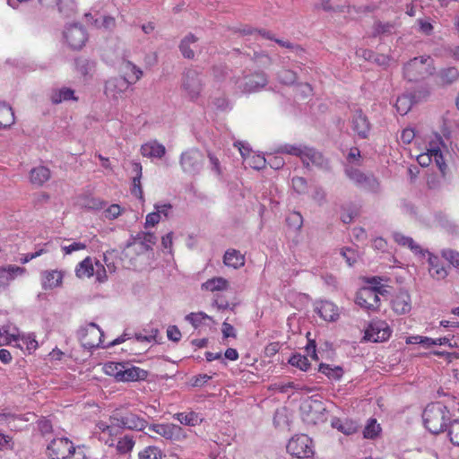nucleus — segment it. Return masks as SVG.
<instances>
[{
    "instance_id": "f257e3e1",
    "label": "nucleus",
    "mask_w": 459,
    "mask_h": 459,
    "mask_svg": "<svg viewBox=\"0 0 459 459\" xmlns=\"http://www.w3.org/2000/svg\"><path fill=\"white\" fill-rule=\"evenodd\" d=\"M422 417L426 429L433 434H439L446 427L449 411L441 403H433L425 408Z\"/></svg>"
},
{
    "instance_id": "f03ea898",
    "label": "nucleus",
    "mask_w": 459,
    "mask_h": 459,
    "mask_svg": "<svg viewBox=\"0 0 459 459\" xmlns=\"http://www.w3.org/2000/svg\"><path fill=\"white\" fill-rule=\"evenodd\" d=\"M433 60L429 56L411 59L403 67V75L410 81L425 79L434 73Z\"/></svg>"
},
{
    "instance_id": "7ed1b4c3",
    "label": "nucleus",
    "mask_w": 459,
    "mask_h": 459,
    "mask_svg": "<svg viewBox=\"0 0 459 459\" xmlns=\"http://www.w3.org/2000/svg\"><path fill=\"white\" fill-rule=\"evenodd\" d=\"M287 451L298 459H313L315 455L314 442L306 434L295 435L289 440Z\"/></svg>"
},
{
    "instance_id": "20e7f679",
    "label": "nucleus",
    "mask_w": 459,
    "mask_h": 459,
    "mask_svg": "<svg viewBox=\"0 0 459 459\" xmlns=\"http://www.w3.org/2000/svg\"><path fill=\"white\" fill-rule=\"evenodd\" d=\"M233 80L236 88L243 93L259 91L268 82L267 76L264 72L244 74L243 76L235 77Z\"/></svg>"
},
{
    "instance_id": "39448f33",
    "label": "nucleus",
    "mask_w": 459,
    "mask_h": 459,
    "mask_svg": "<svg viewBox=\"0 0 459 459\" xmlns=\"http://www.w3.org/2000/svg\"><path fill=\"white\" fill-rule=\"evenodd\" d=\"M391 334L389 325L380 319L372 320L365 330V339L374 342L387 341Z\"/></svg>"
},
{
    "instance_id": "423d86ee",
    "label": "nucleus",
    "mask_w": 459,
    "mask_h": 459,
    "mask_svg": "<svg viewBox=\"0 0 459 459\" xmlns=\"http://www.w3.org/2000/svg\"><path fill=\"white\" fill-rule=\"evenodd\" d=\"M74 451V444L66 437L54 438L47 447L50 459H70Z\"/></svg>"
},
{
    "instance_id": "0eeeda50",
    "label": "nucleus",
    "mask_w": 459,
    "mask_h": 459,
    "mask_svg": "<svg viewBox=\"0 0 459 459\" xmlns=\"http://www.w3.org/2000/svg\"><path fill=\"white\" fill-rule=\"evenodd\" d=\"M347 177L359 187L377 193L379 190V182L372 175H366L357 169L347 167L345 169Z\"/></svg>"
},
{
    "instance_id": "6e6552de",
    "label": "nucleus",
    "mask_w": 459,
    "mask_h": 459,
    "mask_svg": "<svg viewBox=\"0 0 459 459\" xmlns=\"http://www.w3.org/2000/svg\"><path fill=\"white\" fill-rule=\"evenodd\" d=\"M64 38L72 49L80 50L88 41V33L82 26L74 24L66 28Z\"/></svg>"
},
{
    "instance_id": "1a4fd4ad",
    "label": "nucleus",
    "mask_w": 459,
    "mask_h": 459,
    "mask_svg": "<svg viewBox=\"0 0 459 459\" xmlns=\"http://www.w3.org/2000/svg\"><path fill=\"white\" fill-rule=\"evenodd\" d=\"M382 289H359L356 293V303L366 309L375 310L379 307V297L378 294H384L386 292L385 289L381 291Z\"/></svg>"
},
{
    "instance_id": "9d476101",
    "label": "nucleus",
    "mask_w": 459,
    "mask_h": 459,
    "mask_svg": "<svg viewBox=\"0 0 459 459\" xmlns=\"http://www.w3.org/2000/svg\"><path fill=\"white\" fill-rule=\"evenodd\" d=\"M103 333L94 323L89 324L82 331L81 342L84 348L93 349L102 344Z\"/></svg>"
},
{
    "instance_id": "9b49d317",
    "label": "nucleus",
    "mask_w": 459,
    "mask_h": 459,
    "mask_svg": "<svg viewBox=\"0 0 459 459\" xmlns=\"http://www.w3.org/2000/svg\"><path fill=\"white\" fill-rule=\"evenodd\" d=\"M234 145L238 147L245 163L247 166L257 170L263 169L265 166L267 160L264 158V156L252 152L248 145L245 143L236 142Z\"/></svg>"
},
{
    "instance_id": "f8f14e48",
    "label": "nucleus",
    "mask_w": 459,
    "mask_h": 459,
    "mask_svg": "<svg viewBox=\"0 0 459 459\" xmlns=\"http://www.w3.org/2000/svg\"><path fill=\"white\" fill-rule=\"evenodd\" d=\"M441 147L446 148V145L442 136L436 134L435 139L429 142V152L431 157V161L436 163L442 175L445 176L446 164L441 152Z\"/></svg>"
},
{
    "instance_id": "ddd939ff",
    "label": "nucleus",
    "mask_w": 459,
    "mask_h": 459,
    "mask_svg": "<svg viewBox=\"0 0 459 459\" xmlns=\"http://www.w3.org/2000/svg\"><path fill=\"white\" fill-rule=\"evenodd\" d=\"M183 88L191 100H196L199 97L201 81L197 70L187 69L183 77Z\"/></svg>"
},
{
    "instance_id": "4468645a",
    "label": "nucleus",
    "mask_w": 459,
    "mask_h": 459,
    "mask_svg": "<svg viewBox=\"0 0 459 459\" xmlns=\"http://www.w3.org/2000/svg\"><path fill=\"white\" fill-rule=\"evenodd\" d=\"M100 440L103 441L108 446H114L117 441V437L120 434V429L117 425H113L110 421H99L96 425Z\"/></svg>"
},
{
    "instance_id": "2eb2a0df",
    "label": "nucleus",
    "mask_w": 459,
    "mask_h": 459,
    "mask_svg": "<svg viewBox=\"0 0 459 459\" xmlns=\"http://www.w3.org/2000/svg\"><path fill=\"white\" fill-rule=\"evenodd\" d=\"M156 241L157 238L154 233L142 231L136 234L128 247H133L139 253H144L152 250Z\"/></svg>"
},
{
    "instance_id": "dca6fc26",
    "label": "nucleus",
    "mask_w": 459,
    "mask_h": 459,
    "mask_svg": "<svg viewBox=\"0 0 459 459\" xmlns=\"http://www.w3.org/2000/svg\"><path fill=\"white\" fill-rule=\"evenodd\" d=\"M351 126L352 130L360 138H367L370 130V124L368 117L360 109H357L351 118Z\"/></svg>"
},
{
    "instance_id": "f3484780",
    "label": "nucleus",
    "mask_w": 459,
    "mask_h": 459,
    "mask_svg": "<svg viewBox=\"0 0 459 459\" xmlns=\"http://www.w3.org/2000/svg\"><path fill=\"white\" fill-rule=\"evenodd\" d=\"M149 429L165 437L166 439H178L182 435V429L172 423L152 424Z\"/></svg>"
},
{
    "instance_id": "a211bd4d",
    "label": "nucleus",
    "mask_w": 459,
    "mask_h": 459,
    "mask_svg": "<svg viewBox=\"0 0 459 459\" xmlns=\"http://www.w3.org/2000/svg\"><path fill=\"white\" fill-rule=\"evenodd\" d=\"M129 84L121 78H111L105 82L104 93L108 98L117 100L122 97Z\"/></svg>"
},
{
    "instance_id": "6ab92c4d",
    "label": "nucleus",
    "mask_w": 459,
    "mask_h": 459,
    "mask_svg": "<svg viewBox=\"0 0 459 459\" xmlns=\"http://www.w3.org/2000/svg\"><path fill=\"white\" fill-rule=\"evenodd\" d=\"M428 255L429 272L432 278L443 280L447 276V270L437 255L425 250L422 255Z\"/></svg>"
},
{
    "instance_id": "aec40b11",
    "label": "nucleus",
    "mask_w": 459,
    "mask_h": 459,
    "mask_svg": "<svg viewBox=\"0 0 459 459\" xmlns=\"http://www.w3.org/2000/svg\"><path fill=\"white\" fill-rule=\"evenodd\" d=\"M301 161L305 167L316 166L318 168L327 167V161L323 155L313 148L305 146L301 156Z\"/></svg>"
},
{
    "instance_id": "412c9836",
    "label": "nucleus",
    "mask_w": 459,
    "mask_h": 459,
    "mask_svg": "<svg viewBox=\"0 0 459 459\" xmlns=\"http://www.w3.org/2000/svg\"><path fill=\"white\" fill-rule=\"evenodd\" d=\"M316 310L324 320L334 322L340 316L338 307L331 301L321 300L316 304Z\"/></svg>"
},
{
    "instance_id": "4be33fe9",
    "label": "nucleus",
    "mask_w": 459,
    "mask_h": 459,
    "mask_svg": "<svg viewBox=\"0 0 459 459\" xmlns=\"http://www.w3.org/2000/svg\"><path fill=\"white\" fill-rule=\"evenodd\" d=\"M140 152L146 158H162L166 153V148L157 140H151L141 145Z\"/></svg>"
},
{
    "instance_id": "5701e85b",
    "label": "nucleus",
    "mask_w": 459,
    "mask_h": 459,
    "mask_svg": "<svg viewBox=\"0 0 459 459\" xmlns=\"http://www.w3.org/2000/svg\"><path fill=\"white\" fill-rule=\"evenodd\" d=\"M147 377L148 372L146 370L139 367L124 364L119 382L141 381L145 380Z\"/></svg>"
},
{
    "instance_id": "b1692460",
    "label": "nucleus",
    "mask_w": 459,
    "mask_h": 459,
    "mask_svg": "<svg viewBox=\"0 0 459 459\" xmlns=\"http://www.w3.org/2000/svg\"><path fill=\"white\" fill-rule=\"evenodd\" d=\"M26 269L24 267L9 264L0 266V284H9L12 281L24 275Z\"/></svg>"
},
{
    "instance_id": "393cba45",
    "label": "nucleus",
    "mask_w": 459,
    "mask_h": 459,
    "mask_svg": "<svg viewBox=\"0 0 459 459\" xmlns=\"http://www.w3.org/2000/svg\"><path fill=\"white\" fill-rule=\"evenodd\" d=\"M427 94L428 91H424L422 98H424ZM420 99L421 96L411 94H403L399 96L395 102L397 112L402 116L406 115L411 110L413 103L419 101Z\"/></svg>"
},
{
    "instance_id": "a878e982",
    "label": "nucleus",
    "mask_w": 459,
    "mask_h": 459,
    "mask_svg": "<svg viewBox=\"0 0 459 459\" xmlns=\"http://www.w3.org/2000/svg\"><path fill=\"white\" fill-rule=\"evenodd\" d=\"M123 81L129 85L138 82L143 76V71L130 61H126L122 66Z\"/></svg>"
},
{
    "instance_id": "bb28decb",
    "label": "nucleus",
    "mask_w": 459,
    "mask_h": 459,
    "mask_svg": "<svg viewBox=\"0 0 459 459\" xmlns=\"http://www.w3.org/2000/svg\"><path fill=\"white\" fill-rule=\"evenodd\" d=\"M65 272L63 270H47L42 273L43 287H59L63 283Z\"/></svg>"
},
{
    "instance_id": "cd10ccee",
    "label": "nucleus",
    "mask_w": 459,
    "mask_h": 459,
    "mask_svg": "<svg viewBox=\"0 0 459 459\" xmlns=\"http://www.w3.org/2000/svg\"><path fill=\"white\" fill-rule=\"evenodd\" d=\"M200 153L198 150H187L181 155V166L186 172H193L196 170Z\"/></svg>"
},
{
    "instance_id": "c85d7f7f",
    "label": "nucleus",
    "mask_w": 459,
    "mask_h": 459,
    "mask_svg": "<svg viewBox=\"0 0 459 459\" xmlns=\"http://www.w3.org/2000/svg\"><path fill=\"white\" fill-rule=\"evenodd\" d=\"M332 426L345 435H352L359 429L357 421L348 418H335L332 421Z\"/></svg>"
},
{
    "instance_id": "c756f323",
    "label": "nucleus",
    "mask_w": 459,
    "mask_h": 459,
    "mask_svg": "<svg viewBox=\"0 0 459 459\" xmlns=\"http://www.w3.org/2000/svg\"><path fill=\"white\" fill-rule=\"evenodd\" d=\"M95 261L91 256L85 257L75 266V275L79 279H86L94 275Z\"/></svg>"
},
{
    "instance_id": "7c9ffc66",
    "label": "nucleus",
    "mask_w": 459,
    "mask_h": 459,
    "mask_svg": "<svg viewBox=\"0 0 459 459\" xmlns=\"http://www.w3.org/2000/svg\"><path fill=\"white\" fill-rule=\"evenodd\" d=\"M50 177L51 172L49 169L45 166L33 168L30 172V183L38 186H41L43 184L48 181Z\"/></svg>"
},
{
    "instance_id": "2f4dec72",
    "label": "nucleus",
    "mask_w": 459,
    "mask_h": 459,
    "mask_svg": "<svg viewBox=\"0 0 459 459\" xmlns=\"http://www.w3.org/2000/svg\"><path fill=\"white\" fill-rule=\"evenodd\" d=\"M198 38L193 34L186 36L180 45L179 48L184 57L192 59L195 56V48H197Z\"/></svg>"
},
{
    "instance_id": "473e14b6",
    "label": "nucleus",
    "mask_w": 459,
    "mask_h": 459,
    "mask_svg": "<svg viewBox=\"0 0 459 459\" xmlns=\"http://www.w3.org/2000/svg\"><path fill=\"white\" fill-rule=\"evenodd\" d=\"M392 306L395 312L404 314L411 309V299L406 291H400L392 300Z\"/></svg>"
},
{
    "instance_id": "72a5a7b5",
    "label": "nucleus",
    "mask_w": 459,
    "mask_h": 459,
    "mask_svg": "<svg viewBox=\"0 0 459 459\" xmlns=\"http://www.w3.org/2000/svg\"><path fill=\"white\" fill-rule=\"evenodd\" d=\"M223 263L228 267L237 269L245 264V257L239 251L229 249L225 252Z\"/></svg>"
},
{
    "instance_id": "f704fd0d",
    "label": "nucleus",
    "mask_w": 459,
    "mask_h": 459,
    "mask_svg": "<svg viewBox=\"0 0 459 459\" xmlns=\"http://www.w3.org/2000/svg\"><path fill=\"white\" fill-rule=\"evenodd\" d=\"M14 346L20 348L21 350L25 349L28 351V353L30 354L37 350L38 342L34 334H19L14 343Z\"/></svg>"
},
{
    "instance_id": "c9c22d12",
    "label": "nucleus",
    "mask_w": 459,
    "mask_h": 459,
    "mask_svg": "<svg viewBox=\"0 0 459 459\" xmlns=\"http://www.w3.org/2000/svg\"><path fill=\"white\" fill-rule=\"evenodd\" d=\"M393 238L397 244L403 247H408L415 254L423 255L425 252L411 237L405 236L400 232H394Z\"/></svg>"
},
{
    "instance_id": "e433bc0d",
    "label": "nucleus",
    "mask_w": 459,
    "mask_h": 459,
    "mask_svg": "<svg viewBox=\"0 0 459 459\" xmlns=\"http://www.w3.org/2000/svg\"><path fill=\"white\" fill-rule=\"evenodd\" d=\"M78 98L74 94V91L70 88L63 87L58 90L53 91L51 94V101L54 104H59L67 100H77Z\"/></svg>"
},
{
    "instance_id": "4c0bfd02",
    "label": "nucleus",
    "mask_w": 459,
    "mask_h": 459,
    "mask_svg": "<svg viewBox=\"0 0 459 459\" xmlns=\"http://www.w3.org/2000/svg\"><path fill=\"white\" fill-rule=\"evenodd\" d=\"M131 411L124 408H117L114 410L109 416V421L113 425H117L120 429H126L127 420Z\"/></svg>"
},
{
    "instance_id": "58836bf2",
    "label": "nucleus",
    "mask_w": 459,
    "mask_h": 459,
    "mask_svg": "<svg viewBox=\"0 0 459 459\" xmlns=\"http://www.w3.org/2000/svg\"><path fill=\"white\" fill-rule=\"evenodd\" d=\"M14 123L13 108L4 102H0V129L7 128Z\"/></svg>"
},
{
    "instance_id": "ea45409f",
    "label": "nucleus",
    "mask_w": 459,
    "mask_h": 459,
    "mask_svg": "<svg viewBox=\"0 0 459 459\" xmlns=\"http://www.w3.org/2000/svg\"><path fill=\"white\" fill-rule=\"evenodd\" d=\"M134 171L136 173V176L133 178V186H132V195L136 196L139 199H143V188L141 185V178H142V170L143 167L140 162L133 163Z\"/></svg>"
},
{
    "instance_id": "a19ab883",
    "label": "nucleus",
    "mask_w": 459,
    "mask_h": 459,
    "mask_svg": "<svg viewBox=\"0 0 459 459\" xmlns=\"http://www.w3.org/2000/svg\"><path fill=\"white\" fill-rule=\"evenodd\" d=\"M218 290V293L215 296L214 304L218 307L220 309H233L236 306V302L234 299H229L228 294L226 293V290L228 289H215Z\"/></svg>"
},
{
    "instance_id": "79ce46f5",
    "label": "nucleus",
    "mask_w": 459,
    "mask_h": 459,
    "mask_svg": "<svg viewBox=\"0 0 459 459\" xmlns=\"http://www.w3.org/2000/svg\"><path fill=\"white\" fill-rule=\"evenodd\" d=\"M241 33H243L244 35H253L254 34L255 36V38L260 36V37L267 39L275 40L276 43H278L280 46H281L283 48H294V46L290 41H284L281 39H273L272 33L269 31H266V30H252L251 29L245 28L241 30Z\"/></svg>"
},
{
    "instance_id": "37998d69",
    "label": "nucleus",
    "mask_w": 459,
    "mask_h": 459,
    "mask_svg": "<svg viewBox=\"0 0 459 459\" xmlns=\"http://www.w3.org/2000/svg\"><path fill=\"white\" fill-rule=\"evenodd\" d=\"M318 371L325 375L328 378L340 380L343 375V369L340 366H331L329 364L321 363Z\"/></svg>"
},
{
    "instance_id": "c03bdc74",
    "label": "nucleus",
    "mask_w": 459,
    "mask_h": 459,
    "mask_svg": "<svg viewBox=\"0 0 459 459\" xmlns=\"http://www.w3.org/2000/svg\"><path fill=\"white\" fill-rule=\"evenodd\" d=\"M173 418L186 426H196L200 421L198 413L192 411L175 413Z\"/></svg>"
},
{
    "instance_id": "a18cd8bd",
    "label": "nucleus",
    "mask_w": 459,
    "mask_h": 459,
    "mask_svg": "<svg viewBox=\"0 0 459 459\" xmlns=\"http://www.w3.org/2000/svg\"><path fill=\"white\" fill-rule=\"evenodd\" d=\"M148 426V421L131 411L126 429L135 431H142Z\"/></svg>"
},
{
    "instance_id": "49530a36",
    "label": "nucleus",
    "mask_w": 459,
    "mask_h": 459,
    "mask_svg": "<svg viewBox=\"0 0 459 459\" xmlns=\"http://www.w3.org/2000/svg\"><path fill=\"white\" fill-rule=\"evenodd\" d=\"M438 77L442 84H452L459 78V72L455 67H447L438 73Z\"/></svg>"
},
{
    "instance_id": "de8ad7c7",
    "label": "nucleus",
    "mask_w": 459,
    "mask_h": 459,
    "mask_svg": "<svg viewBox=\"0 0 459 459\" xmlns=\"http://www.w3.org/2000/svg\"><path fill=\"white\" fill-rule=\"evenodd\" d=\"M125 363L120 362H107L103 366V371L106 375L115 377L119 382L122 370Z\"/></svg>"
},
{
    "instance_id": "09e8293b",
    "label": "nucleus",
    "mask_w": 459,
    "mask_h": 459,
    "mask_svg": "<svg viewBox=\"0 0 459 459\" xmlns=\"http://www.w3.org/2000/svg\"><path fill=\"white\" fill-rule=\"evenodd\" d=\"M116 442V447L119 454H127L131 452L135 445L134 437L129 435H126L123 437H120Z\"/></svg>"
},
{
    "instance_id": "8fccbe9b",
    "label": "nucleus",
    "mask_w": 459,
    "mask_h": 459,
    "mask_svg": "<svg viewBox=\"0 0 459 459\" xmlns=\"http://www.w3.org/2000/svg\"><path fill=\"white\" fill-rule=\"evenodd\" d=\"M94 25L99 29L112 31L117 26V22L113 16L103 15L94 21Z\"/></svg>"
},
{
    "instance_id": "3c124183",
    "label": "nucleus",
    "mask_w": 459,
    "mask_h": 459,
    "mask_svg": "<svg viewBox=\"0 0 459 459\" xmlns=\"http://www.w3.org/2000/svg\"><path fill=\"white\" fill-rule=\"evenodd\" d=\"M381 431L380 425L376 419H369L363 430V437L368 439H373L378 436Z\"/></svg>"
},
{
    "instance_id": "603ef678",
    "label": "nucleus",
    "mask_w": 459,
    "mask_h": 459,
    "mask_svg": "<svg viewBox=\"0 0 459 459\" xmlns=\"http://www.w3.org/2000/svg\"><path fill=\"white\" fill-rule=\"evenodd\" d=\"M208 168L213 176L218 178H222L223 169L219 159L212 153L208 152Z\"/></svg>"
},
{
    "instance_id": "864d4df0",
    "label": "nucleus",
    "mask_w": 459,
    "mask_h": 459,
    "mask_svg": "<svg viewBox=\"0 0 459 459\" xmlns=\"http://www.w3.org/2000/svg\"><path fill=\"white\" fill-rule=\"evenodd\" d=\"M19 333L15 328L2 327L0 328V340L2 344H11L16 342Z\"/></svg>"
},
{
    "instance_id": "5fc2aeb1",
    "label": "nucleus",
    "mask_w": 459,
    "mask_h": 459,
    "mask_svg": "<svg viewBox=\"0 0 459 459\" xmlns=\"http://www.w3.org/2000/svg\"><path fill=\"white\" fill-rule=\"evenodd\" d=\"M138 457L139 459H162L163 455L160 448L150 446L139 452Z\"/></svg>"
},
{
    "instance_id": "6e6d98bb",
    "label": "nucleus",
    "mask_w": 459,
    "mask_h": 459,
    "mask_svg": "<svg viewBox=\"0 0 459 459\" xmlns=\"http://www.w3.org/2000/svg\"><path fill=\"white\" fill-rule=\"evenodd\" d=\"M289 363L291 366L296 367L303 371H307L310 367L308 359L306 356L299 353L292 355L289 359Z\"/></svg>"
},
{
    "instance_id": "4d7b16f0",
    "label": "nucleus",
    "mask_w": 459,
    "mask_h": 459,
    "mask_svg": "<svg viewBox=\"0 0 459 459\" xmlns=\"http://www.w3.org/2000/svg\"><path fill=\"white\" fill-rule=\"evenodd\" d=\"M305 145H292V144H283L277 148V152L280 153H287L290 155H294L299 157L301 159L303 150Z\"/></svg>"
},
{
    "instance_id": "13d9d810",
    "label": "nucleus",
    "mask_w": 459,
    "mask_h": 459,
    "mask_svg": "<svg viewBox=\"0 0 459 459\" xmlns=\"http://www.w3.org/2000/svg\"><path fill=\"white\" fill-rule=\"evenodd\" d=\"M448 437L453 445L459 446V420H455L450 423Z\"/></svg>"
},
{
    "instance_id": "bf43d9fd",
    "label": "nucleus",
    "mask_w": 459,
    "mask_h": 459,
    "mask_svg": "<svg viewBox=\"0 0 459 459\" xmlns=\"http://www.w3.org/2000/svg\"><path fill=\"white\" fill-rule=\"evenodd\" d=\"M277 76L280 82L286 85L292 84L297 80L296 73L289 69L281 70Z\"/></svg>"
},
{
    "instance_id": "052dcab7",
    "label": "nucleus",
    "mask_w": 459,
    "mask_h": 459,
    "mask_svg": "<svg viewBox=\"0 0 459 459\" xmlns=\"http://www.w3.org/2000/svg\"><path fill=\"white\" fill-rule=\"evenodd\" d=\"M341 255L345 259L349 266H352L357 263L359 255L357 251L351 247H343L341 249Z\"/></svg>"
},
{
    "instance_id": "680f3d73",
    "label": "nucleus",
    "mask_w": 459,
    "mask_h": 459,
    "mask_svg": "<svg viewBox=\"0 0 459 459\" xmlns=\"http://www.w3.org/2000/svg\"><path fill=\"white\" fill-rule=\"evenodd\" d=\"M94 275L96 276V281L99 283H104L108 279V271L106 270L105 266L98 260H95Z\"/></svg>"
},
{
    "instance_id": "e2e57ef3",
    "label": "nucleus",
    "mask_w": 459,
    "mask_h": 459,
    "mask_svg": "<svg viewBox=\"0 0 459 459\" xmlns=\"http://www.w3.org/2000/svg\"><path fill=\"white\" fill-rule=\"evenodd\" d=\"M441 255L442 257L448 261L453 266L459 269V252L453 249H444Z\"/></svg>"
},
{
    "instance_id": "0e129e2a",
    "label": "nucleus",
    "mask_w": 459,
    "mask_h": 459,
    "mask_svg": "<svg viewBox=\"0 0 459 459\" xmlns=\"http://www.w3.org/2000/svg\"><path fill=\"white\" fill-rule=\"evenodd\" d=\"M248 56L256 63L258 66H266L271 63V58L268 55L254 50L253 54L247 53Z\"/></svg>"
},
{
    "instance_id": "69168bd1",
    "label": "nucleus",
    "mask_w": 459,
    "mask_h": 459,
    "mask_svg": "<svg viewBox=\"0 0 459 459\" xmlns=\"http://www.w3.org/2000/svg\"><path fill=\"white\" fill-rule=\"evenodd\" d=\"M291 184L293 189L299 194H304L307 189V183L304 178L301 177H294L291 179Z\"/></svg>"
},
{
    "instance_id": "338daca9",
    "label": "nucleus",
    "mask_w": 459,
    "mask_h": 459,
    "mask_svg": "<svg viewBox=\"0 0 459 459\" xmlns=\"http://www.w3.org/2000/svg\"><path fill=\"white\" fill-rule=\"evenodd\" d=\"M122 212V208L119 204H113L109 205L105 211L104 215L108 220H114L117 218Z\"/></svg>"
},
{
    "instance_id": "774afa93",
    "label": "nucleus",
    "mask_w": 459,
    "mask_h": 459,
    "mask_svg": "<svg viewBox=\"0 0 459 459\" xmlns=\"http://www.w3.org/2000/svg\"><path fill=\"white\" fill-rule=\"evenodd\" d=\"M393 30H394V26H393V24H391L389 22H386V23L377 22L374 26V33L373 34H374V36H377V35H381V34H385V33H391Z\"/></svg>"
}]
</instances>
